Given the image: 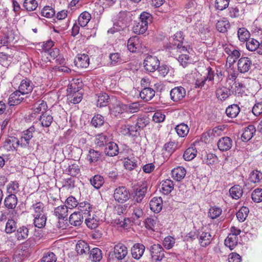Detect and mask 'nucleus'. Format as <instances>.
<instances>
[{"label":"nucleus","instance_id":"nucleus-1","mask_svg":"<svg viewBox=\"0 0 262 262\" xmlns=\"http://www.w3.org/2000/svg\"><path fill=\"white\" fill-rule=\"evenodd\" d=\"M130 13L126 11L120 12L113 19V27L108 30L107 33L114 34L127 28L130 21Z\"/></svg>","mask_w":262,"mask_h":262},{"label":"nucleus","instance_id":"nucleus-2","mask_svg":"<svg viewBox=\"0 0 262 262\" xmlns=\"http://www.w3.org/2000/svg\"><path fill=\"white\" fill-rule=\"evenodd\" d=\"M241 231L239 229L234 226L230 228V233L225 240V245L229 247L230 250H233L237 245L238 241V235L240 234Z\"/></svg>","mask_w":262,"mask_h":262},{"label":"nucleus","instance_id":"nucleus-3","mask_svg":"<svg viewBox=\"0 0 262 262\" xmlns=\"http://www.w3.org/2000/svg\"><path fill=\"white\" fill-rule=\"evenodd\" d=\"M138 204L135 202L131 204L127 209V212L132 220L135 222L139 220L144 214L142 207Z\"/></svg>","mask_w":262,"mask_h":262},{"label":"nucleus","instance_id":"nucleus-4","mask_svg":"<svg viewBox=\"0 0 262 262\" xmlns=\"http://www.w3.org/2000/svg\"><path fill=\"white\" fill-rule=\"evenodd\" d=\"M114 197L119 203H123L130 198V192L128 189L124 186H119L114 191Z\"/></svg>","mask_w":262,"mask_h":262},{"label":"nucleus","instance_id":"nucleus-5","mask_svg":"<svg viewBox=\"0 0 262 262\" xmlns=\"http://www.w3.org/2000/svg\"><path fill=\"white\" fill-rule=\"evenodd\" d=\"M35 129L34 126H31L22 133V136L19 140L16 142L17 145H20L21 147H26L29 146L30 140L33 137V133Z\"/></svg>","mask_w":262,"mask_h":262},{"label":"nucleus","instance_id":"nucleus-6","mask_svg":"<svg viewBox=\"0 0 262 262\" xmlns=\"http://www.w3.org/2000/svg\"><path fill=\"white\" fill-rule=\"evenodd\" d=\"M145 69L149 72H154L159 67L160 61L157 57L148 55L144 60Z\"/></svg>","mask_w":262,"mask_h":262},{"label":"nucleus","instance_id":"nucleus-7","mask_svg":"<svg viewBox=\"0 0 262 262\" xmlns=\"http://www.w3.org/2000/svg\"><path fill=\"white\" fill-rule=\"evenodd\" d=\"M224 51L228 55L227 61L230 64H233L241 55L239 51L231 45H226L224 48Z\"/></svg>","mask_w":262,"mask_h":262},{"label":"nucleus","instance_id":"nucleus-8","mask_svg":"<svg viewBox=\"0 0 262 262\" xmlns=\"http://www.w3.org/2000/svg\"><path fill=\"white\" fill-rule=\"evenodd\" d=\"M151 258L156 261H161L164 257V250L160 244H154L149 248Z\"/></svg>","mask_w":262,"mask_h":262},{"label":"nucleus","instance_id":"nucleus-9","mask_svg":"<svg viewBox=\"0 0 262 262\" xmlns=\"http://www.w3.org/2000/svg\"><path fill=\"white\" fill-rule=\"evenodd\" d=\"M170 98L174 102L181 101L186 95L185 89L182 86H177L171 89L170 92Z\"/></svg>","mask_w":262,"mask_h":262},{"label":"nucleus","instance_id":"nucleus-10","mask_svg":"<svg viewBox=\"0 0 262 262\" xmlns=\"http://www.w3.org/2000/svg\"><path fill=\"white\" fill-rule=\"evenodd\" d=\"M114 253L116 258L122 260L128 254L127 248L123 244H118L114 246Z\"/></svg>","mask_w":262,"mask_h":262},{"label":"nucleus","instance_id":"nucleus-11","mask_svg":"<svg viewBox=\"0 0 262 262\" xmlns=\"http://www.w3.org/2000/svg\"><path fill=\"white\" fill-rule=\"evenodd\" d=\"M84 218L85 223L89 228L94 229L98 227L100 219L94 212L88 214Z\"/></svg>","mask_w":262,"mask_h":262},{"label":"nucleus","instance_id":"nucleus-12","mask_svg":"<svg viewBox=\"0 0 262 262\" xmlns=\"http://www.w3.org/2000/svg\"><path fill=\"white\" fill-rule=\"evenodd\" d=\"M252 65L251 60L247 57H241L238 61L237 69L241 73L248 72Z\"/></svg>","mask_w":262,"mask_h":262},{"label":"nucleus","instance_id":"nucleus-13","mask_svg":"<svg viewBox=\"0 0 262 262\" xmlns=\"http://www.w3.org/2000/svg\"><path fill=\"white\" fill-rule=\"evenodd\" d=\"M147 190V184L146 182L143 183L142 184L137 188L134 191V198L135 202L137 203H140L145 196Z\"/></svg>","mask_w":262,"mask_h":262},{"label":"nucleus","instance_id":"nucleus-14","mask_svg":"<svg viewBox=\"0 0 262 262\" xmlns=\"http://www.w3.org/2000/svg\"><path fill=\"white\" fill-rule=\"evenodd\" d=\"M145 250V246L140 243H136L131 248L132 257L137 260L140 259L143 256Z\"/></svg>","mask_w":262,"mask_h":262},{"label":"nucleus","instance_id":"nucleus-15","mask_svg":"<svg viewBox=\"0 0 262 262\" xmlns=\"http://www.w3.org/2000/svg\"><path fill=\"white\" fill-rule=\"evenodd\" d=\"M34 85L32 81L28 79H23L19 86L18 91L22 95L28 94L32 92Z\"/></svg>","mask_w":262,"mask_h":262},{"label":"nucleus","instance_id":"nucleus-16","mask_svg":"<svg viewBox=\"0 0 262 262\" xmlns=\"http://www.w3.org/2000/svg\"><path fill=\"white\" fill-rule=\"evenodd\" d=\"M141 44L137 36L130 37L127 41L128 50L131 52H138L141 49Z\"/></svg>","mask_w":262,"mask_h":262},{"label":"nucleus","instance_id":"nucleus-17","mask_svg":"<svg viewBox=\"0 0 262 262\" xmlns=\"http://www.w3.org/2000/svg\"><path fill=\"white\" fill-rule=\"evenodd\" d=\"M75 66L78 68H86L90 63V59L85 54H78L74 60Z\"/></svg>","mask_w":262,"mask_h":262},{"label":"nucleus","instance_id":"nucleus-18","mask_svg":"<svg viewBox=\"0 0 262 262\" xmlns=\"http://www.w3.org/2000/svg\"><path fill=\"white\" fill-rule=\"evenodd\" d=\"M232 146V140L228 137H224L220 138L217 142V146L221 151H227Z\"/></svg>","mask_w":262,"mask_h":262},{"label":"nucleus","instance_id":"nucleus-19","mask_svg":"<svg viewBox=\"0 0 262 262\" xmlns=\"http://www.w3.org/2000/svg\"><path fill=\"white\" fill-rule=\"evenodd\" d=\"M21 93L18 90L12 93L8 98V103L10 106H14L20 104L24 99Z\"/></svg>","mask_w":262,"mask_h":262},{"label":"nucleus","instance_id":"nucleus-20","mask_svg":"<svg viewBox=\"0 0 262 262\" xmlns=\"http://www.w3.org/2000/svg\"><path fill=\"white\" fill-rule=\"evenodd\" d=\"M150 209L155 213H159L162 209L163 201L161 197L154 198L149 203Z\"/></svg>","mask_w":262,"mask_h":262},{"label":"nucleus","instance_id":"nucleus-21","mask_svg":"<svg viewBox=\"0 0 262 262\" xmlns=\"http://www.w3.org/2000/svg\"><path fill=\"white\" fill-rule=\"evenodd\" d=\"M184 38L183 37V33L181 31L178 32L174 35V39L179 41V43L176 45L175 43L173 46V50H176L178 52H181L182 51L186 52L187 48L182 45V40Z\"/></svg>","mask_w":262,"mask_h":262},{"label":"nucleus","instance_id":"nucleus-22","mask_svg":"<svg viewBox=\"0 0 262 262\" xmlns=\"http://www.w3.org/2000/svg\"><path fill=\"white\" fill-rule=\"evenodd\" d=\"M186 173V169L182 166H179L171 170V175L173 179L177 181L183 179Z\"/></svg>","mask_w":262,"mask_h":262},{"label":"nucleus","instance_id":"nucleus-23","mask_svg":"<svg viewBox=\"0 0 262 262\" xmlns=\"http://www.w3.org/2000/svg\"><path fill=\"white\" fill-rule=\"evenodd\" d=\"M155 95V90L149 87L144 88L140 93L141 98L145 101L151 100Z\"/></svg>","mask_w":262,"mask_h":262},{"label":"nucleus","instance_id":"nucleus-24","mask_svg":"<svg viewBox=\"0 0 262 262\" xmlns=\"http://www.w3.org/2000/svg\"><path fill=\"white\" fill-rule=\"evenodd\" d=\"M104 152L106 155L110 157L117 155L119 153L118 145L113 142L108 143L106 145Z\"/></svg>","mask_w":262,"mask_h":262},{"label":"nucleus","instance_id":"nucleus-25","mask_svg":"<svg viewBox=\"0 0 262 262\" xmlns=\"http://www.w3.org/2000/svg\"><path fill=\"white\" fill-rule=\"evenodd\" d=\"M256 132L255 128L254 125H250L246 127L244 130L242 135V140L244 142L249 141L253 136Z\"/></svg>","mask_w":262,"mask_h":262},{"label":"nucleus","instance_id":"nucleus-26","mask_svg":"<svg viewBox=\"0 0 262 262\" xmlns=\"http://www.w3.org/2000/svg\"><path fill=\"white\" fill-rule=\"evenodd\" d=\"M84 216L78 212L73 213L69 217L70 223L74 226H80L83 222Z\"/></svg>","mask_w":262,"mask_h":262},{"label":"nucleus","instance_id":"nucleus-27","mask_svg":"<svg viewBox=\"0 0 262 262\" xmlns=\"http://www.w3.org/2000/svg\"><path fill=\"white\" fill-rule=\"evenodd\" d=\"M230 94V90L225 86H220L216 90V97L221 101L225 100Z\"/></svg>","mask_w":262,"mask_h":262},{"label":"nucleus","instance_id":"nucleus-28","mask_svg":"<svg viewBox=\"0 0 262 262\" xmlns=\"http://www.w3.org/2000/svg\"><path fill=\"white\" fill-rule=\"evenodd\" d=\"M174 188L173 182L170 179H166L161 182V189L165 194H169Z\"/></svg>","mask_w":262,"mask_h":262},{"label":"nucleus","instance_id":"nucleus-29","mask_svg":"<svg viewBox=\"0 0 262 262\" xmlns=\"http://www.w3.org/2000/svg\"><path fill=\"white\" fill-rule=\"evenodd\" d=\"M68 209L66 205H60L54 209V213L58 219L64 220L68 216Z\"/></svg>","mask_w":262,"mask_h":262},{"label":"nucleus","instance_id":"nucleus-30","mask_svg":"<svg viewBox=\"0 0 262 262\" xmlns=\"http://www.w3.org/2000/svg\"><path fill=\"white\" fill-rule=\"evenodd\" d=\"M229 193L232 199L235 200L239 199L243 193L242 186L238 185H234L230 188Z\"/></svg>","mask_w":262,"mask_h":262},{"label":"nucleus","instance_id":"nucleus-31","mask_svg":"<svg viewBox=\"0 0 262 262\" xmlns=\"http://www.w3.org/2000/svg\"><path fill=\"white\" fill-rule=\"evenodd\" d=\"M53 120V117L47 113H43L39 119V123L42 127H49Z\"/></svg>","mask_w":262,"mask_h":262},{"label":"nucleus","instance_id":"nucleus-32","mask_svg":"<svg viewBox=\"0 0 262 262\" xmlns=\"http://www.w3.org/2000/svg\"><path fill=\"white\" fill-rule=\"evenodd\" d=\"M78 209L79 212L85 217L88 214L93 212V210L92 206L90 203L86 202H81L79 204Z\"/></svg>","mask_w":262,"mask_h":262},{"label":"nucleus","instance_id":"nucleus-33","mask_svg":"<svg viewBox=\"0 0 262 262\" xmlns=\"http://www.w3.org/2000/svg\"><path fill=\"white\" fill-rule=\"evenodd\" d=\"M17 204V199L15 195L9 194L4 200V204L8 209H14Z\"/></svg>","mask_w":262,"mask_h":262},{"label":"nucleus","instance_id":"nucleus-34","mask_svg":"<svg viewBox=\"0 0 262 262\" xmlns=\"http://www.w3.org/2000/svg\"><path fill=\"white\" fill-rule=\"evenodd\" d=\"M239 112L240 108L237 104H232L229 106L226 110L227 116L231 118L236 117Z\"/></svg>","mask_w":262,"mask_h":262},{"label":"nucleus","instance_id":"nucleus-35","mask_svg":"<svg viewBox=\"0 0 262 262\" xmlns=\"http://www.w3.org/2000/svg\"><path fill=\"white\" fill-rule=\"evenodd\" d=\"M76 250L79 254L89 253L90 247L88 243L84 241H80L76 244Z\"/></svg>","mask_w":262,"mask_h":262},{"label":"nucleus","instance_id":"nucleus-36","mask_svg":"<svg viewBox=\"0 0 262 262\" xmlns=\"http://www.w3.org/2000/svg\"><path fill=\"white\" fill-rule=\"evenodd\" d=\"M199 240L201 246L206 247L211 243V235L209 232H203L199 235Z\"/></svg>","mask_w":262,"mask_h":262},{"label":"nucleus","instance_id":"nucleus-37","mask_svg":"<svg viewBox=\"0 0 262 262\" xmlns=\"http://www.w3.org/2000/svg\"><path fill=\"white\" fill-rule=\"evenodd\" d=\"M82 99V94L78 91L71 92L68 95V99L69 101L73 104L79 103Z\"/></svg>","mask_w":262,"mask_h":262},{"label":"nucleus","instance_id":"nucleus-38","mask_svg":"<svg viewBox=\"0 0 262 262\" xmlns=\"http://www.w3.org/2000/svg\"><path fill=\"white\" fill-rule=\"evenodd\" d=\"M17 223L14 219H9L6 223L5 231L7 234H11L15 231Z\"/></svg>","mask_w":262,"mask_h":262},{"label":"nucleus","instance_id":"nucleus-39","mask_svg":"<svg viewBox=\"0 0 262 262\" xmlns=\"http://www.w3.org/2000/svg\"><path fill=\"white\" fill-rule=\"evenodd\" d=\"M48 108L47 103L43 101L40 100L36 102L34 105V111L35 113H46V111Z\"/></svg>","mask_w":262,"mask_h":262},{"label":"nucleus","instance_id":"nucleus-40","mask_svg":"<svg viewBox=\"0 0 262 262\" xmlns=\"http://www.w3.org/2000/svg\"><path fill=\"white\" fill-rule=\"evenodd\" d=\"M28 229L25 226H22L17 229L15 236L18 240H24L28 237Z\"/></svg>","mask_w":262,"mask_h":262},{"label":"nucleus","instance_id":"nucleus-41","mask_svg":"<svg viewBox=\"0 0 262 262\" xmlns=\"http://www.w3.org/2000/svg\"><path fill=\"white\" fill-rule=\"evenodd\" d=\"M101 156V152L99 151L90 149L87 155L86 159L90 163H94L98 161Z\"/></svg>","mask_w":262,"mask_h":262},{"label":"nucleus","instance_id":"nucleus-42","mask_svg":"<svg viewBox=\"0 0 262 262\" xmlns=\"http://www.w3.org/2000/svg\"><path fill=\"white\" fill-rule=\"evenodd\" d=\"M91 18V14L88 12L82 13L78 17V24L79 26L84 27L87 25Z\"/></svg>","mask_w":262,"mask_h":262},{"label":"nucleus","instance_id":"nucleus-43","mask_svg":"<svg viewBox=\"0 0 262 262\" xmlns=\"http://www.w3.org/2000/svg\"><path fill=\"white\" fill-rule=\"evenodd\" d=\"M175 129L178 136L181 137H184L188 134L189 129L187 124L181 123L178 125Z\"/></svg>","mask_w":262,"mask_h":262},{"label":"nucleus","instance_id":"nucleus-44","mask_svg":"<svg viewBox=\"0 0 262 262\" xmlns=\"http://www.w3.org/2000/svg\"><path fill=\"white\" fill-rule=\"evenodd\" d=\"M175 150V144L174 142H169L166 143L163 149L162 154L164 156L168 157Z\"/></svg>","mask_w":262,"mask_h":262},{"label":"nucleus","instance_id":"nucleus-45","mask_svg":"<svg viewBox=\"0 0 262 262\" xmlns=\"http://www.w3.org/2000/svg\"><path fill=\"white\" fill-rule=\"evenodd\" d=\"M110 97L106 93L100 94L97 102V106L100 107L106 106L109 103Z\"/></svg>","mask_w":262,"mask_h":262},{"label":"nucleus","instance_id":"nucleus-46","mask_svg":"<svg viewBox=\"0 0 262 262\" xmlns=\"http://www.w3.org/2000/svg\"><path fill=\"white\" fill-rule=\"evenodd\" d=\"M187 51L186 52L182 51L180 52L182 54L179 55L177 58L178 61L180 63V65L182 66L183 68L186 67L188 64L190 63V59L189 55L187 54Z\"/></svg>","mask_w":262,"mask_h":262},{"label":"nucleus","instance_id":"nucleus-47","mask_svg":"<svg viewBox=\"0 0 262 262\" xmlns=\"http://www.w3.org/2000/svg\"><path fill=\"white\" fill-rule=\"evenodd\" d=\"M34 224L35 227L41 228L45 226L47 221V217L45 214L40 215H34Z\"/></svg>","mask_w":262,"mask_h":262},{"label":"nucleus","instance_id":"nucleus-48","mask_svg":"<svg viewBox=\"0 0 262 262\" xmlns=\"http://www.w3.org/2000/svg\"><path fill=\"white\" fill-rule=\"evenodd\" d=\"M19 191V184L16 181H11L7 186V191L9 194L15 195Z\"/></svg>","mask_w":262,"mask_h":262},{"label":"nucleus","instance_id":"nucleus-49","mask_svg":"<svg viewBox=\"0 0 262 262\" xmlns=\"http://www.w3.org/2000/svg\"><path fill=\"white\" fill-rule=\"evenodd\" d=\"M196 153L197 151L195 148L189 147L185 151L183 158L186 161H191L196 157Z\"/></svg>","mask_w":262,"mask_h":262},{"label":"nucleus","instance_id":"nucleus-50","mask_svg":"<svg viewBox=\"0 0 262 262\" xmlns=\"http://www.w3.org/2000/svg\"><path fill=\"white\" fill-rule=\"evenodd\" d=\"M249 209L246 206H243L236 213V217L239 221L244 222L248 216Z\"/></svg>","mask_w":262,"mask_h":262},{"label":"nucleus","instance_id":"nucleus-51","mask_svg":"<svg viewBox=\"0 0 262 262\" xmlns=\"http://www.w3.org/2000/svg\"><path fill=\"white\" fill-rule=\"evenodd\" d=\"M90 182L95 188L99 189L104 183V179L100 175H95L90 180Z\"/></svg>","mask_w":262,"mask_h":262},{"label":"nucleus","instance_id":"nucleus-52","mask_svg":"<svg viewBox=\"0 0 262 262\" xmlns=\"http://www.w3.org/2000/svg\"><path fill=\"white\" fill-rule=\"evenodd\" d=\"M230 27L229 21L226 19H222L219 20L216 23V27L217 30L222 33H225L227 31V29Z\"/></svg>","mask_w":262,"mask_h":262},{"label":"nucleus","instance_id":"nucleus-53","mask_svg":"<svg viewBox=\"0 0 262 262\" xmlns=\"http://www.w3.org/2000/svg\"><path fill=\"white\" fill-rule=\"evenodd\" d=\"M140 21L143 25L145 24L148 27V25L152 21V16L148 12H143L140 15Z\"/></svg>","mask_w":262,"mask_h":262},{"label":"nucleus","instance_id":"nucleus-54","mask_svg":"<svg viewBox=\"0 0 262 262\" xmlns=\"http://www.w3.org/2000/svg\"><path fill=\"white\" fill-rule=\"evenodd\" d=\"M246 48L250 51H256L259 46V41L254 38H251L246 41Z\"/></svg>","mask_w":262,"mask_h":262},{"label":"nucleus","instance_id":"nucleus-55","mask_svg":"<svg viewBox=\"0 0 262 262\" xmlns=\"http://www.w3.org/2000/svg\"><path fill=\"white\" fill-rule=\"evenodd\" d=\"M108 141V139L107 136L104 134L97 135L95 139V143L98 146L106 145Z\"/></svg>","mask_w":262,"mask_h":262},{"label":"nucleus","instance_id":"nucleus-56","mask_svg":"<svg viewBox=\"0 0 262 262\" xmlns=\"http://www.w3.org/2000/svg\"><path fill=\"white\" fill-rule=\"evenodd\" d=\"M237 35L239 40L242 42L247 41L250 37L249 32L245 28H239L237 32Z\"/></svg>","mask_w":262,"mask_h":262},{"label":"nucleus","instance_id":"nucleus-57","mask_svg":"<svg viewBox=\"0 0 262 262\" xmlns=\"http://www.w3.org/2000/svg\"><path fill=\"white\" fill-rule=\"evenodd\" d=\"M148 27L145 26V24H142L140 21L135 23L134 25L133 30L136 34H143L147 30Z\"/></svg>","mask_w":262,"mask_h":262},{"label":"nucleus","instance_id":"nucleus-58","mask_svg":"<svg viewBox=\"0 0 262 262\" xmlns=\"http://www.w3.org/2000/svg\"><path fill=\"white\" fill-rule=\"evenodd\" d=\"M38 4L36 0H25L23 7L28 11L35 10Z\"/></svg>","mask_w":262,"mask_h":262},{"label":"nucleus","instance_id":"nucleus-59","mask_svg":"<svg viewBox=\"0 0 262 262\" xmlns=\"http://www.w3.org/2000/svg\"><path fill=\"white\" fill-rule=\"evenodd\" d=\"M222 210L217 207H211L208 212V216L211 219H215L219 217L222 213Z\"/></svg>","mask_w":262,"mask_h":262},{"label":"nucleus","instance_id":"nucleus-60","mask_svg":"<svg viewBox=\"0 0 262 262\" xmlns=\"http://www.w3.org/2000/svg\"><path fill=\"white\" fill-rule=\"evenodd\" d=\"M90 257L94 261H99L102 258L101 251L97 248L92 249L90 252Z\"/></svg>","mask_w":262,"mask_h":262},{"label":"nucleus","instance_id":"nucleus-61","mask_svg":"<svg viewBox=\"0 0 262 262\" xmlns=\"http://www.w3.org/2000/svg\"><path fill=\"white\" fill-rule=\"evenodd\" d=\"M110 64L112 66H115L122 62V59L119 53H111L110 54Z\"/></svg>","mask_w":262,"mask_h":262},{"label":"nucleus","instance_id":"nucleus-62","mask_svg":"<svg viewBox=\"0 0 262 262\" xmlns=\"http://www.w3.org/2000/svg\"><path fill=\"white\" fill-rule=\"evenodd\" d=\"M104 122V117L99 114L95 115L91 121L92 125L96 127L101 126Z\"/></svg>","mask_w":262,"mask_h":262},{"label":"nucleus","instance_id":"nucleus-63","mask_svg":"<svg viewBox=\"0 0 262 262\" xmlns=\"http://www.w3.org/2000/svg\"><path fill=\"white\" fill-rule=\"evenodd\" d=\"M33 209L34 210L35 214L34 215H40L44 214L43 210H44V205L41 202H37L35 204H33L32 206Z\"/></svg>","mask_w":262,"mask_h":262},{"label":"nucleus","instance_id":"nucleus-64","mask_svg":"<svg viewBox=\"0 0 262 262\" xmlns=\"http://www.w3.org/2000/svg\"><path fill=\"white\" fill-rule=\"evenodd\" d=\"M251 197L253 201L256 203L262 201V189L256 188L252 192Z\"/></svg>","mask_w":262,"mask_h":262}]
</instances>
